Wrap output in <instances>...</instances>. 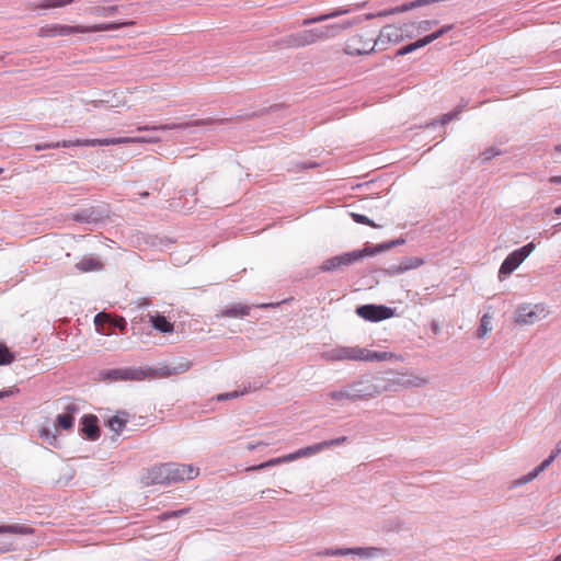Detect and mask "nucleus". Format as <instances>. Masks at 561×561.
Instances as JSON below:
<instances>
[{"mask_svg":"<svg viewBox=\"0 0 561 561\" xmlns=\"http://www.w3.org/2000/svg\"><path fill=\"white\" fill-rule=\"evenodd\" d=\"M135 25L134 21L127 22H113V23H102L90 26L83 25H65V24H47L42 26L38 30L39 37H58V36H69L76 33H94V32H104V31H113L118 30L125 26Z\"/></svg>","mask_w":561,"mask_h":561,"instance_id":"f257e3e1","label":"nucleus"},{"mask_svg":"<svg viewBox=\"0 0 561 561\" xmlns=\"http://www.w3.org/2000/svg\"><path fill=\"white\" fill-rule=\"evenodd\" d=\"M346 439H347L346 436H341V437H337L334 439L323 440V442L317 443L314 445L300 448V449H298L294 453H290L288 455H284V456L277 457V458L270 459V460L262 462L260 465H256V466H251V467L247 468V471H257V470H262V469H265L268 467H274L277 465L285 463V462H290V461L297 460L302 457H310V456L316 455V454H318L324 449H328L330 447L342 445L346 442Z\"/></svg>","mask_w":561,"mask_h":561,"instance_id":"f03ea898","label":"nucleus"},{"mask_svg":"<svg viewBox=\"0 0 561 561\" xmlns=\"http://www.w3.org/2000/svg\"><path fill=\"white\" fill-rule=\"evenodd\" d=\"M334 30L333 25L302 30L283 37L277 44L282 48H300L330 38Z\"/></svg>","mask_w":561,"mask_h":561,"instance_id":"7ed1b4c3","label":"nucleus"},{"mask_svg":"<svg viewBox=\"0 0 561 561\" xmlns=\"http://www.w3.org/2000/svg\"><path fill=\"white\" fill-rule=\"evenodd\" d=\"M324 358L332 362L340 360H362V362H381L386 358V353L370 351L359 346H336L324 354Z\"/></svg>","mask_w":561,"mask_h":561,"instance_id":"20e7f679","label":"nucleus"},{"mask_svg":"<svg viewBox=\"0 0 561 561\" xmlns=\"http://www.w3.org/2000/svg\"><path fill=\"white\" fill-rule=\"evenodd\" d=\"M431 382L427 375L414 370L398 371L388 368V390H399L400 388H422Z\"/></svg>","mask_w":561,"mask_h":561,"instance_id":"39448f33","label":"nucleus"},{"mask_svg":"<svg viewBox=\"0 0 561 561\" xmlns=\"http://www.w3.org/2000/svg\"><path fill=\"white\" fill-rule=\"evenodd\" d=\"M377 392L378 390L374 385L357 382L344 389L331 391L327 397L334 402L357 401L373 398Z\"/></svg>","mask_w":561,"mask_h":561,"instance_id":"423d86ee","label":"nucleus"},{"mask_svg":"<svg viewBox=\"0 0 561 561\" xmlns=\"http://www.w3.org/2000/svg\"><path fill=\"white\" fill-rule=\"evenodd\" d=\"M150 375L151 370L142 367H122L100 371L99 380L107 382L142 381Z\"/></svg>","mask_w":561,"mask_h":561,"instance_id":"0eeeda50","label":"nucleus"},{"mask_svg":"<svg viewBox=\"0 0 561 561\" xmlns=\"http://www.w3.org/2000/svg\"><path fill=\"white\" fill-rule=\"evenodd\" d=\"M376 45L374 33L369 30L362 31L351 36L344 47L347 55H363L370 53Z\"/></svg>","mask_w":561,"mask_h":561,"instance_id":"6e6552de","label":"nucleus"},{"mask_svg":"<svg viewBox=\"0 0 561 561\" xmlns=\"http://www.w3.org/2000/svg\"><path fill=\"white\" fill-rule=\"evenodd\" d=\"M146 141L145 138L136 137H119V138H103V139H76V140H64L58 141L59 147H96V146H111L130 142Z\"/></svg>","mask_w":561,"mask_h":561,"instance_id":"1a4fd4ad","label":"nucleus"},{"mask_svg":"<svg viewBox=\"0 0 561 561\" xmlns=\"http://www.w3.org/2000/svg\"><path fill=\"white\" fill-rule=\"evenodd\" d=\"M515 321L518 324H534L547 316L546 308L542 305H523L515 313Z\"/></svg>","mask_w":561,"mask_h":561,"instance_id":"9d476101","label":"nucleus"},{"mask_svg":"<svg viewBox=\"0 0 561 561\" xmlns=\"http://www.w3.org/2000/svg\"><path fill=\"white\" fill-rule=\"evenodd\" d=\"M170 483L192 480L199 474V469L187 463H167Z\"/></svg>","mask_w":561,"mask_h":561,"instance_id":"9b49d317","label":"nucleus"},{"mask_svg":"<svg viewBox=\"0 0 561 561\" xmlns=\"http://www.w3.org/2000/svg\"><path fill=\"white\" fill-rule=\"evenodd\" d=\"M327 556H347L352 554L359 560H373L381 556V549L368 548H351V549H329Z\"/></svg>","mask_w":561,"mask_h":561,"instance_id":"f8f14e48","label":"nucleus"},{"mask_svg":"<svg viewBox=\"0 0 561 561\" xmlns=\"http://www.w3.org/2000/svg\"><path fill=\"white\" fill-rule=\"evenodd\" d=\"M360 257H363V253L356 251L336 255L325 260L321 264L320 270L323 272L337 270L342 266L352 264L353 262L357 261Z\"/></svg>","mask_w":561,"mask_h":561,"instance_id":"ddd939ff","label":"nucleus"},{"mask_svg":"<svg viewBox=\"0 0 561 561\" xmlns=\"http://www.w3.org/2000/svg\"><path fill=\"white\" fill-rule=\"evenodd\" d=\"M142 483L146 485L170 484L167 463L156 465L147 469L142 476Z\"/></svg>","mask_w":561,"mask_h":561,"instance_id":"4468645a","label":"nucleus"},{"mask_svg":"<svg viewBox=\"0 0 561 561\" xmlns=\"http://www.w3.org/2000/svg\"><path fill=\"white\" fill-rule=\"evenodd\" d=\"M356 313L367 321H381L386 319V306L364 305L356 309Z\"/></svg>","mask_w":561,"mask_h":561,"instance_id":"2eb2a0df","label":"nucleus"},{"mask_svg":"<svg viewBox=\"0 0 561 561\" xmlns=\"http://www.w3.org/2000/svg\"><path fill=\"white\" fill-rule=\"evenodd\" d=\"M424 264V260L416 256L403 257L400 263L388 267V275H399L410 270H415Z\"/></svg>","mask_w":561,"mask_h":561,"instance_id":"dca6fc26","label":"nucleus"},{"mask_svg":"<svg viewBox=\"0 0 561 561\" xmlns=\"http://www.w3.org/2000/svg\"><path fill=\"white\" fill-rule=\"evenodd\" d=\"M214 123L213 118L207 119H198L193 122H185V123H179V124H167V125H160V126H141L138 127V130H172V129H185L193 126H203V125H210Z\"/></svg>","mask_w":561,"mask_h":561,"instance_id":"f3484780","label":"nucleus"},{"mask_svg":"<svg viewBox=\"0 0 561 561\" xmlns=\"http://www.w3.org/2000/svg\"><path fill=\"white\" fill-rule=\"evenodd\" d=\"M82 433L87 438L95 440L100 437V428L98 425V417L93 414H88L82 417Z\"/></svg>","mask_w":561,"mask_h":561,"instance_id":"a211bd4d","label":"nucleus"},{"mask_svg":"<svg viewBox=\"0 0 561 561\" xmlns=\"http://www.w3.org/2000/svg\"><path fill=\"white\" fill-rule=\"evenodd\" d=\"M525 260L516 250L510 253L500 267V275H508L513 273Z\"/></svg>","mask_w":561,"mask_h":561,"instance_id":"6ab92c4d","label":"nucleus"},{"mask_svg":"<svg viewBox=\"0 0 561 561\" xmlns=\"http://www.w3.org/2000/svg\"><path fill=\"white\" fill-rule=\"evenodd\" d=\"M76 268L81 273L101 271L103 263L95 257L84 256L77 264Z\"/></svg>","mask_w":561,"mask_h":561,"instance_id":"aec40b11","label":"nucleus"},{"mask_svg":"<svg viewBox=\"0 0 561 561\" xmlns=\"http://www.w3.org/2000/svg\"><path fill=\"white\" fill-rule=\"evenodd\" d=\"M554 456L550 455L547 459H545L540 465H538L536 468H534L530 472L525 474L518 480L519 484H525L530 481H533L535 478L538 477L539 473H541L543 470H546L554 460Z\"/></svg>","mask_w":561,"mask_h":561,"instance_id":"412c9836","label":"nucleus"},{"mask_svg":"<svg viewBox=\"0 0 561 561\" xmlns=\"http://www.w3.org/2000/svg\"><path fill=\"white\" fill-rule=\"evenodd\" d=\"M128 416L129 415L126 412H122L119 414L113 415L107 421V426L116 435H119L122 433V431L125 428L127 422L129 421Z\"/></svg>","mask_w":561,"mask_h":561,"instance_id":"4be33fe9","label":"nucleus"},{"mask_svg":"<svg viewBox=\"0 0 561 561\" xmlns=\"http://www.w3.org/2000/svg\"><path fill=\"white\" fill-rule=\"evenodd\" d=\"M76 0H43L38 3H33L30 5V9L32 11H38V10H48V9H55V8H62L68 4H71Z\"/></svg>","mask_w":561,"mask_h":561,"instance_id":"5701e85b","label":"nucleus"},{"mask_svg":"<svg viewBox=\"0 0 561 561\" xmlns=\"http://www.w3.org/2000/svg\"><path fill=\"white\" fill-rule=\"evenodd\" d=\"M249 312H250V308L248 306L238 304V305H233L231 307H228V308L224 309L220 312V317H224V318H241V317L248 316Z\"/></svg>","mask_w":561,"mask_h":561,"instance_id":"b1692460","label":"nucleus"},{"mask_svg":"<svg viewBox=\"0 0 561 561\" xmlns=\"http://www.w3.org/2000/svg\"><path fill=\"white\" fill-rule=\"evenodd\" d=\"M0 534L30 535L33 534V529L20 524L0 525Z\"/></svg>","mask_w":561,"mask_h":561,"instance_id":"393cba45","label":"nucleus"},{"mask_svg":"<svg viewBox=\"0 0 561 561\" xmlns=\"http://www.w3.org/2000/svg\"><path fill=\"white\" fill-rule=\"evenodd\" d=\"M150 321L154 329L163 333H170L173 331V324L169 322L164 316H152L150 317Z\"/></svg>","mask_w":561,"mask_h":561,"instance_id":"a878e982","label":"nucleus"},{"mask_svg":"<svg viewBox=\"0 0 561 561\" xmlns=\"http://www.w3.org/2000/svg\"><path fill=\"white\" fill-rule=\"evenodd\" d=\"M491 321L492 318L490 314L485 313L482 316L480 320V325L477 330V336L479 339L485 337V335L492 330Z\"/></svg>","mask_w":561,"mask_h":561,"instance_id":"bb28decb","label":"nucleus"},{"mask_svg":"<svg viewBox=\"0 0 561 561\" xmlns=\"http://www.w3.org/2000/svg\"><path fill=\"white\" fill-rule=\"evenodd\" d=\"M346 11H334V12H331V13H328V14H321V15H318V16H314V18H308V19H305L302 22H301V25H310L312 23H319V22H323V21H327L329 19H333V18H336L343 13H345Z\"/></svg>","mask_w":561,"mask_h":561,"instance_id":"cd10ccee","label":"nucleus"},{"mask_svg":"<svg viewBox=\"0 0 561 561\" xmlns=\"http://www.w3.org/2000/svg\"><path fill=\"white\" fill-rule=\"evenodd\" d=\"M426 46L425 43H422V38L415 41L414 43H410L401 48H399L397 51H396V56H403V55H407V54H410L419 48H422Z\"/></svg>","mask_w":561,"mask_h":561,"instance_id":"c85d7f7f","label":"nucleus"},{"mask_svg":"<svg viewBox=\"0 0 561 561\" xmlns=\"http://www.w3.org/2000/svg\"><path fill=\"white\" fill-rule=\"evenodd\" d=\"M451 28H453V25H445V26L440 27L439 30H437L436 32L422 37V43H425V45H427V44L434 42L435 39L439 38L440 36H443L445 33H447Z\"/></svg>","mask_w":561,"mask_h":561,"instance_id":"c756f323","label":"nucleus"},{"mask_svg":"<svg viewBox=\"0 0 561 561\" xmlns=\"http://www.w3.org/2000/svg\"><path fill=\"white\" fill-rule=\"evenodd\" d=\"M117 5L95 7L91 10V13L99 16H112L117 12Z\"/></svg>","mask_w":561,"mask_h":561,"instance_id":"7c9ffc66","label":"nucleus"},{"mask_svg":"<svg viewBox=\"0 0 561 561\" xmlns=\"http://www.w3.org/2000/svg\"><path fill=\"white\" fill-rule=\"evenodd\" d=\"M57 423L60 428L68 431L73 426V416L71 413L59 414L57 416Z\"/></svg>","mask_w":561,"mask_h":561,"instance_id":"2f4dec72","label":"nucleus"},{"mask_svg":"<svg viewBox=\"0 0 561 561\" xmlns=\"http://www.w3.org/2000/svg\"><path fill=\"white\" fill-rule=\"evenodd\" d=\"M14 360V355L5 345H0V365H9Z\"/></svg>","mask_w":561,"mask_h":561,"instance_id":"473e14b6","label":"nucleus"},{"mask_svg":"<svg viewBox=\"0 0 561 561\" xmlns=\"http://www.w3.org/2000/svg\"><path fill=\"white\" fill-rule=\"evenodd\" d=\"M502 151L495 147L486 148L481 152L480 157L483 162L491 161L494 157L501 156Z\"/></svg>","mask_w":561,"mask_h":561,"instance_id":"72a5a7b5","label":"nucleus"},{"mask_svg":"<svg viewBox=\"0 0 561 561\" xmlns=\"http://www.w3.org/2000/svg\"><path fill=\"white\" fill-rule=\"evenodd\" d=\"M151 375L148 376V378H156V377H161V378H167V377H170L172 375H175V373H173V368L172 367H163V368H160L158 370H154V369H151Z\"/></svg>","mask_w":561,"mask_h":561,"instance_id":"f704fd0d","label":"nucleus"},{"mask_svg":"<svg viewBox=\"0 0 561 561\" xmlns=\"http://www.w3.org/2000/svg\"><path fill=\"white\" fill-rule=\"evenodd\" d=\"M191 366H192V364L190 360L181 359L175 366H172V368H173V373H175V375H178V374H183V373L187 371L191 368Z\"/></svg>","mask_w":561,"mask_h":561,"instance_id":"c9c22d12","label":"nucleus"},{"mask_svg":"<svg viewBox=\"0 0 561 561\" xmlns=\"http://www.w3.org/2000/svg\"><path fill=\"white\" fill-rule=\"evenodd\" d=\"M245 392H247V390L221 393V394H218L217 400L222 401V400H228V399H234V398H238L239 396L244 394Z\"/></svg>","mask_w":561,"mask_h":561,"instance_id":"e433bc0d","label":"nucleus"},{"mask_svg":"<svg viewBox=\"0 0 561 561\" xmlns=\"http://www.w3.org/2000/svg\"><path fill=\"white\" fill-rule=\"evenodd\" d=\"M535 244L533 242L522 247L520 249L516 250L519 254H522V257L526 260V257L534 251Z\"/></svg>","mask_w":561,"mask_h":561,"instance_id":"4c0bfd02","label":"nucleus"},{"mask_svg":"<svg viewBox=\"0 0 561 561\" xmlns=\"http://www.w3.org/2000/svg\"><path fill=\"white\" fill-rule=\"evenodd\" d=\"M188 511H190L188 508H183V510H180V511L164 513L159 518L164 520V519H168V518L178 517V516H181L183 514H186Z\"/></svg>","mask_w":561,"mask_h":561,"instance_id":"58836bf2","label":"nucleus"},{"mask_svg":"<svg viewBox=\"0 0 561 561\" xmlns=\"http://www.w3.org/2000/svg\"><path fill=\"white\" fill-rule=\"evenodd\" d=\"M460 111H455V112H449V113H446L442 116L440 118V123L443 125L451 122L455 117H457V115L459 114Z\"/></svg>","mask_w":561,"mask_h":561,"instance_id":"ea45409f","label":"nucleus"},{"mask_svg":"<svg viewBox=\"0 0 561 561\" xmlns=\"http://www.w3.org/2000/svg\"><path fill=\"white\" fill-rule=\"evenodd\" d=\"M50 148H59V142L35 145V150H37V151L44 150V149H50Z\"/></svg>","mask_w":561,"mask_h":561,"instance_id":"a19ab883","label":"nucleus"},{"mask_svg":"<svg viewBox=\"0 0 561 561\" xmlns=\"http://www.w3.org/2000/svg\"><path fill=\"white\" fill-rule=\"evenodd\" d=\"M436 24H437V21L424 20V21L420 22L419 28H421L423 31H427L428 28H431L433 25H436Z\"/></svg>","mask_w":561,"mask_h":561,"instance_id":"79ce46f5","label":"nucleus"},{"mask_svg":"<svg viewBox=\"0 0 561 561\" xmlns=\"http://www.w3.org/2000/svg\"><path fill=\"white\" fill-rule=\"evenodd\" d=\"M13 550V545L11 542L2 541L0 542V554L10 552Z\"/></svg>","mask_w":561,"mask_h":561,"instance_id":"37998d69","label":"nucleus"},{"mask_svg":"<svg viewBox=\"0 0 561 561\" xmlns=\"http://www.w3.org/2000/svg\"><path fill=\"white\" fill-rule=\"evenodd\" d=\"M404 243H405V239H403V238L388 241V250L392 249L393 247L401 245Z\"/></svg>","mask_w":561,"mask_h":561,"instance_id":"c03bdc74","label":"nucleus"},{"mask_svg":"<svg viewBox=\"0 0 561 561\" xmlns=\"http://www.w3.org/2000/svg\"><path fill=\"white\" fill-rule=\"evenodd\" d=\"M107 318H108V316H107V314H105V313H99V314H96V317H95V319H94V322H95V324H96V325H100L103 321H106V320H107Z\"/></svg>","mask_w":561,"mask_h":561,"instance_id":"a18cd8bd","label":"nucleus"},{"mask_svg":"<svg viewBox=\"0 0 561 561\" xmlns=\"http://www.w3.org/2000/svg\"><path fill=\"white\" fill-rule=\"evenodd\" d=\"M266 445H267V444H265V443H263V442L249 443V444L247 445V449H248V450H254V449H256V448H259V447H261V446H266Z\"/></svg>","mask_w":561,"mask_h":561,"instance_id":"49530a36","label":"nucleus"},{"mask_svg":"<svg viewBox=\"0 0 561 561\" xmlns=\"http://www.w3.org/2000/svg\"><path fill=\"white\" fill-rule=\"evenodd\" d=\"M352 216H353V218L355 219L356 222H359V224L368 222V219L364 215L352 214Z\"/></svg>","mask_w":561,"mask_h":561,"instance_id":"de8ad7c7","label":"nucleus"},{"mask_svg":"<svg viewBox=\"0 0 561 561\" xmlns=\"http://www.w3.org/2000/svg\"><path fill=\"white\" fill-rule=\"evenodd\" d=\"M560 453H561V440L557 444L556 448L551 451V455L554 456V458H557Z\"/></svg>","mask_w":561,"mask_h":561,"instance_id":"09e8293b","label":"nucleus"},{"mask_svg":"<svg viewBox=\"0 0 561 561\" xmlns=\"http://www.w3.org/2000/svg\"><path fill=\"white\" fill-rule=\"evenodd\" d=\"M392 36H394V41H398L399 35L397 33H392L388 31L387 37L388 41H392Z\"/></svg>","mask_w":561,"mask_h":561,"instance_id":"8fccbe9b","label":"nucleus"},{"mask_svg":"<svg viewBox=\"0 0 561 561\" xmlns=\"http://www.w3.org/2000/svg\"><path fill=\"white\" fill-rule=\"evenodd\" d=\"M550 182L554 184H561V175L550 178Z\"/></svg>","mask_w":561,"mask_h":561,"instance_id":"3c124183","label":"nucleus"},{"mask_svg":"<svg viewBox=\"0 0 561 561\" xmlns=\"http://www.w3.org/2000/svg\"><path fill=\"white\" fill-rule=\"evenodd\" d=\"M115 325H116V327H118V328H121V329H124V328H125V325H126V322H125V320H124V319H119V321H117V322L115 323Z\"/></svg>","mask_w":561,"mask_h":561,"instance_id":"603ef678","label":"nucleus"},{"mask_svg":"<svg viewBox=\"0 0 561 561\" xmlns=\"http://www.w3.org/2000/svg\"><path fill=\"white\" fill-rule=\"evenodd\" d=\"M48 435H49V431H48V430H43V431L41 432V436H42V437H43V436H48Z\"/></svg>","mask_w":561,"mask_h":561,"instance_id":"864d4df0","label":"nucleus"},{"mask_svg":"<svg viewBox=\"0 0 561 561\" xmlns=\"http://www.w3.org/2000/svg\"><path fill=\"white\" fill-rule=\"evenodd\" d=\"M387 316H388V319L393 316V311H392V309L390 307H388Z\"/></svg>","mask_w":561,"mask_h":561,"instance_id":"5fc2aeb1","label":"nucleus"},{"mask_svg":"<svg viewBox=\"0 0 561 561\" xmlns=\"http://www.w3.org/2000/svg\"><path fill=\"white\" fill-rule=\"evenodd\" d=\"M139 195H140V197L145 198V197L149 196V192L145 191V192H141Z\"/></svg>","mask_w":561,"mask_h":561,"instance_id":"6e6d98bb","label":"nucleus"},{"mask_svg":"<svg viewBox=\"0 0 561 561\" xmlns=\"http://www.w3.org/2000/svg\"><path fill=\"white\" fill-rule=\"evenodd\" d=\"M7 396H9L8 391H0V399L4 398Z\"/></svg>","mask_w":561,"mask_h":561,"instance_id":"4d7b16f0","label":"nucleus"},{"mask_svg":"<svg viewBox=\"0 0 561 561\" xmlns=\"http://www.w3.org/2000/svg\"><path fill=\"white\" fill-rule=\"evenodd\" d=\"M400 527H401V526H400V524L398 523V524H396V527H392V526H391V528H389V527H388V530H389V529H391V530H399V529H400Z\"/></svg>","mask_w":561,"mask_h":561,"instance_id":"13d9d810","label":"nucleus"},{"mask_svg":"<svg viewBox=\"0 0 561 561\" xmlns=\"http://www.w3.org/2000/svg\"><path fill=\"white\" fill-rule=\"evenodd\" d=\"M556 215H561V205L554 209Z\"/></svg>","mask_w":561,"mask_h":561,"instance_id":"bf43d9fd","label":"nucleus"},{"mask_svg":"<svg viewBox=\"0 0 561 561\" xmlns=\"http://www.w3.org/2000/svg\"><path fill=\"white\" fill-rule=\"evenodd\" d=\"M556 151H557V152H559V153H561V144H560V145H558V146H556Z\"/></svg>","mask_w":561,"mask_h":561,"instance_id":"052dcab7","label":"nucleus"},{"mask_svg":"<svg viewBox=\"0 0 561 561\" xmlns=\"http://www.w3.org/2000/svg\"><path fill=\"white\" fill-rule=\"evenodd\" d=\"M552 561H561V553L557 556Z\"/></svg>","mask_w":561,"mask_h":561,"instance_id":"680f3d73","label":"nucleus"},{"mask_svg":"<svg viewBox=\"0 0 561 561\" xmlns=\"http://www.w3.org/2000/svg\"><path fill=\"white\" fill-rule=\"evenodd\" d=\"M393 357H394V355H393V354L388 353V360H390V359H391V358H393Z\"/></svg>","mask_w":561,"mask_h":561,"instance_id":"e2e57ef3","label":"nucleus"},{"mask_svg":"<svg viewBox=\"0 0 561 561\" xmlns=\"http://www.w3.org/2000/svg\"><path fill=\"white\" fill-rule=\"evenodd\" d=\"M2 172H3V169H2V168H0V174H1Z\"/></svg>","mask_w":561,"mask_h":561,"instance_id":"0e129e2a","label":"nucleus"}]
</instances>
